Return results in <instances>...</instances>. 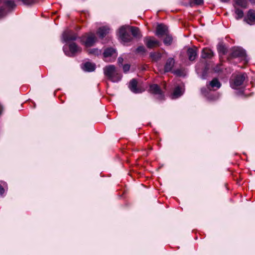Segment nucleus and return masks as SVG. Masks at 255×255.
I'll use <instances>...</instances> for the list:
<instances>
[{"mask_svg": "<svg viewBox=\"0 0 255 255\" xmlns=\"http://www.w3.org/2000/svg\"><path fill=\"white\" fill-rule=\"evenodd\" d=\"M236 3L243 7H246L247 4V0H236Z\"/></svg>", "mask_w": 255, "mask_h": 255, "instance_id": "nucleus-28", "label": "nucleus"}, {"mask_svg": "<svg viewBox=\"0 0 255 255\" xmlns=\"http://www.w3.org/2000/svg\"><path fill=\"white\" fill-rule=\"evenodd\" d=\"M206 89L205 88H202L201 89V92L202 93L204 94L205 92Z\"/></svg>", "mask_w": 255, "mask_h": 255, "instance_id": "nucleus-38", "label": "nucleus"}, {"mask_svg": "<svg viewBox=\"0 0 255 255\" xmlns=\"http://www.w3.org/2000/svg\"><path fill=\"white\" fill-rule=\"evenodd\" d=\"M7 187L6 182L0 181V195L2 196L4 192V188Z\"/></svg>", "mask_w": 255, "mask_h": 255, "instance_id": "nucleus-27", "label": "nucleus"}, {"mask_svg": "<svg viewBox=\"0 0 255 255\" xmlns=\"http://www.w3.org/2000/svg\"><path fill=\"white\" fill-rule=\"evenodd\" d=\"M144 42L148 48H152L159 46L160 42L153 37H146L144 38Z\"/></svg>", "mask_w": 255, "mask_h": 255, "instance_id": "nucleus-9", "label": "nucleus"}, {"mask_svg": "<svg viewBox=\"0 0 255 255\" xmlns=\"http://www.w3.org/2000/svg\"><path fill=\"white\" fill-rule=\"evenodd\" d=\"M150 57L152 60L157 61L161 58V55L159 53L151 52L150 53Z\"/></svg>", "mask_w": 255, "mask_h": 255, "instance_id": "nucleus-25", "label": "nucleus"}, {"mask_svg": "<svg viewBox=\"0 0 255 255\" xmlns=\"http://www.w3.org/2000/svg\"><path fill=\"white\" fill-rule=\"evenodd\" d=\"M130 31H131V33L133 37H140V33H139V30L138 28L136 27L131 26V27H130Z\"/></svg>", "mask_w": 255, "mask_h": 255, "instance_id": "nucleus-23", "label": "nucleus"}, {"mask_svg": "<svg viewBox=\"0 0 255 255\" xmlns=\"http://www.w3.org/2000/svg\"><path fill=\"white\" fill-rule=\"evenodd\" d=\"M149 91L151 93L157 95V98L159 100H163L164 99V96L160 87L157 84L150 85Z\"/></svg>", "mask_w": 255, "mask_h": 255, "instance_id": "nucleus-10", "label": "nucleus"}, {"mask_svg": "<svg viewBox=\"0 0 255 255\" xmlns=\"http://www.w3.org/2000/svg\"><path fill=\"white\" fill-rule=\"evenodd\" d=\"M22 2L26 5H30L36 2V0H20Z\"/></svg>", "mask_w": 255, "mask_h": 255, "instance_id": "nucleus-31", "label": "nucleus"}, {"mask_svg": "<svg viewBox=\"0 0 255 255\" xmlns=\"http://www.w3.org/2000/svg\"><path fill=\"white\" fill-rule=\"evenodd\" d=\"M247 78V75L245 73L233 74L230 79V86L233 89H238L243 84Z\"/></svg>", "mask_w": 255, "mask_h": 255, "instance_id": "nucleus-2", "label": "nucleus"}, {"mask_svg": "<svg viewBox=\"0 0 255 255\" xmlns=\"http://www.w3.org/2000/svg\"><path fill=\"white\" fill-rule=\"evenodd\" d=\"M168 33V27L163 24H158L156 27L155 35L158 37H161Z\"/></svg>", "mask_w": 255, "mask_h": 255, "instance_id": "nucleus-11", "label": "nucleus"}, {"mask_svg": "<svg viewBox=\"0 0 255 255\" xmlns=\"http://www.w3.org/2000/svg\"><path fill=\"white\" fill-rule=\"evenodd\" d=\"M123 71L125 73L128 72L130 68V65L129 64H125L123 66Z\"/></svg>", "mask_w": 255, "mask_h": 255, "instance_id": "nucleus-33", "label": "nucleus"}, {"mask_svg": "<svg viewBox=\"0 0 255 255\" xmlns=\"http://www.w3.org/2000/svg\"><path fill=\"white\" fill-rule=\"evenodd\" d=\"M68 48L69 50L66 46H64L63 50L65 55L69 57H74L82 51L81 47L74 42L69 43Z\"/></svg>", "mask_w": 255, "mask_h": 255, "instance_id": "nucleus-3", "label": "nucleus"}, {"mask_svg": "<svg viewBox=\"0 0 255 255\" xmlns=\"http://www.w3.org/2000/svg\"><path fill=\"white\" fill-rule=\"evenodd\" d=\"M173 73L177 76H181L182 75L183 72L180 69H177L173 71Z\"/></svg>", "mask_w": 255, "mask_h": 255, "instance_id": "nucleus-34", "label": "nucleus"}, {"mask_svg": "<svg viewBox=\"0 0 255 255\" xmlns=\"http://www.w3.org/2000/svg\"><path fill=\"white\" fill-rule=\"evenodd\" d=\"M235 13L237 15L236 17L237 19L242 18L244 15L243 10L238 8H236Z\"/></svg>", "mask_w": 255, "mask_h": 255, "instance_id": "nucleus-29", "label": "nucleus"}, {"mask_svg": "<svg viewBox=\"0 0 255 255\" xmlns=\"http://www.w3.org/2000/svg\"><path fill=\"white\" fill-rule=\"evenodd\" d=\"M243 58L246 61V53L245 51L242 48L236 47L232 49V52L229 58L232 59L234 58Z\"/></svg>", "mask_w": 255, "mask_h": 255, "instance_id": "nucleus-7", "label": "nucleus"}, {"mask_svg": "<svg viewBox=\"0 0 255 255\" xmlns=\"http://www.w3.org/2000/svg\"><path fill=\"white\" fill-rule=\"evenodd\" d=\"M244 21L251 25L255 24V10L250 9L244 18Z\"/></svg>", "mask_w": 255, "mask_h": 255, "instance_id": "nucleus-12", "label": "nucleus"}, {"mask_svg": "<svg viewBox=\"0 0 255 255\" xmlns=\"http://www.w3.org/2000/svg\"><path fill=\"white\" fill-rule=\"evenodd\" d=\"M187 54L190 61H194L197 56V50L196 48H189Z\"/></svg>", "mask_w": 255, "mask_h": 255, "instance_id": "nucleus-15", "label": "nucleus"}, {"mask_svg": "<svg viewBox=\"0 0 255 255\" xmlns=\"http://www.w3.org/2000/svg\"><path fill=\"white\" fill-rule=\"evenodd\" d=\"M184 91L180 86H176L172 94V98L176 99L180 97L183 94Z\"/></svg>", "mask_w": 255, "mask_h": 255, "instance_id": "nucleus-21", "label": "nucleus"}, {"mask_svg": "<svg viewBox=\"0 0 255 255\" xmlns=\"http://www.w3.org/2000/svg\"><path fill=\"white\" fill-rule=\"evenodd\" d=\"M166 36L165 38H164L163 40V42L164 44L166 45H170L172 43L173 38L172 37L169 35L168 33H167Z\"/></svg>", "mask_w": 255, "mask_h": 255, "instance_id": "nucleus-24", "label": "nucleus"}, {"mask_svg": "<svg viewBox=\"0 0 255 255\" xmlns=\"http://www.w3.org/2000/svg\"><path fill=\"white\" fill-rule=\"evenodd\" d=\"M205 73H206V71H205V70H204V71L203 72V74H202V78L203 79H205V78H206V77H205Z\"/></svg>", "mask_w": 255, "mask_h": 255, "instance_id": "nucleus-37", "label": "nucleus"}, {"mask_svg": "<svg viewBox=\"0 0 255 255\" xmlns=\"http://www.w3.org/2000/svg\"><path fill=\"white\" fill-rule=\"evenodd\" d=\"M203 0H191V4L201 5L203 3Z\"/></svg>", "mask_w": 255, "mask_h": 255, "instance_id": "nucleus-30", "label": "nucleus"}, {"mask_svg": "<svg viewBox=\"0 0 255 255\" xmlns=\"http://www.w3.org/2000/svg\"><path fill=\"white\" fill-rule=\"evenodd\" d=\"M217 50L220 56L225 55L227 52V48L222 43H220L218 44L217 45Z\"/></svg>", "mask_w": 255, "mask_h": 255, "instance_id": "nucleus-22", "label": "nucleus"}, {"mask_svg": "<svg viewBox=\"0 0 255 255\" xmlns=\"http://www.w3.org/2000/svg\"><path fill=\"white\" fill-rule=\"evenodd\" d=\"M82 68L85 71L92 72L95 70L96 65L94 63L87 62L82 65Z\"/></svg>", "mask_w": 255, "mask_h": 255, "instance_id": "nucleus-18", "label": "nucleus"}, {"mask_svg": "<svg viewBox=\"0 0 255 255\" xmlns=\"http://www.w3.org/2000/svg\"><path fill=\"white\" fill-rule=\"evenodd\" d=\"M97 40L95 34L92 32L87 33L80 37L81 43L86 47L94 45Z\"/></svg>", "mask_w": 255, "mask_h": 255, "instance_id": "nucleus-5", "label": "nucleus"}, {"mask_svg": "<svg viewBox=\"0 0 255 255\" xmlns=\"http://www.w3.org/2000/svg\"><path fill=\"white\" fill-rule=\"evenodd\" d=\"M222 2H228L229 0H220Z\"/></svg>", "mask_w": 255, "mask_h": 255, "instance_id": "nucleus-39", "label": "nucleus"}, {"mask_svg": "<svg viewBox=\"0 0 255 255\" xmlns=\"http://www.w3.org/2000/svg\"><path fill=\"white\" fill-rule=\"evenodd\" d=\"M214 55L212 50L208 48H204L202 50L201 57L203 58H211Z\"/></svg>", "mask_w": 255, "mask_h": 255, "instance_id": "nucleus-20", "label": "nucleus"}, {"mask_svg": "<svg viewBox=\"0 0 255 255\" xmlns=\"http://www.w3.org/2000/svg\"><path fill=\"white\" fill-rule=\"evenodd\" d=\"M127 26H123L119 29V37L124 42H128L132 40L131 35L127 31Z\"/></svg>", "mask_w": 255, "mask_h": 255, "instance_id": "nucleus-8", "label": "nucleus"}, {"mask_svg": "<svg viewBox=\"0 0 255 255\" xmlns=\"http://www.w3.org/2000/svg\"><path fill=\"white\" fill-rule=\"evenodd\" d=\"M136 51L137 53H144L145 52V49L144 46H140L136 48Z\"/></svg>", "mask_w": 255, "mask_h": 255, "instance_id": "nucleus-32", "label": "nucleus"}, {"mask_svg": "<svg viewBox=\"0 0 255 255\" xmlns=\"http://www.w3.org/2000/svg\"><path fill=\"white\" fill-rule=\"evenodd\" d=\"M175 64V60L173 58H169L167 59L164 65V72H168L172 70Z\"/></svg>", "mask_w": 255, "mask_h": 255, "instance_id": "nucleus-14", "label": "nucleus"}, {"mask_svg": "<svg viewBox=\"0 0 255 255\" xmlns=\"http://www.w3.org/2000/svg\"><path fill=\"white\" fill-rule=\"evenodd\" d=\"M77 37V35L73 31L67 29L62 33V40L63 42H69L76 40Z\"/></svg>", "mask_w": 255, "mask_h": 255, "instance_id": "nucleus-6", "label": "nucleus"}, {"mask_svg": "<svg viewBox=\"0 0 255 255\" xmlns=\"http://www.w3.org/2000/svg\"><path fill=\"white\" fill-rule=\"evenodd\" d=\"M214 70L216 72H219L220 71H221V66L220 65H218L215 68H214Z\"/></svg>", "mask_w": 255, "mask_h": 255, "instance_id": "nucleus-35", "label": "nucleus"}, {"mask_svg": "<svg viewBox=\"0 0 255 255\" xmlns=\"http://www.w3.org/2000/svg\"><path fill=\"white\" fill-rule=\"evenodd\" d=\"M123 61H124V59L122 57H120L118 58V62L119 65H121V64L122 65Z\"/></svg>", "mask_w": 255, "mask_h": 255, "instance_id": "nucleus-36", "label": "nucleus"}, {"mask_svg": "<svg viewBox=\"0 0 255 255\" xmlns=\"http://www.w3.org/2000/svg\"><path fill=\"white\" fill-rule=\"evenodd\" d=\"M16 5L13 0H0V18L5 16L7 13L6 9L10 11L13 9Z\"/></svg>", "mask_w": 255, "mask_h": 255, "instance_id": "nucleus-4", "label": "nucleus"}, {"mask_svg": "<svg viewBox=\"0 0 255 255\" xmlns=\"http://www.w3.org/2000/svg\"><path fill=\"white\" fill-rule=\"evenodd\" d=\"M110 28L108 26H104L100 27L97 33L99 35L100 38H103L106 35L109 33Z\"/></svg>", "mask_w": 255, "mask_h": 255, "instance_id": "nucleus-16", "label": "nucleus"}, {"mask_svg": "<svg viewBox=\"0 0 255 255\" xmlns=\"http://www.w3.org/2000/svg\"><path fill=\"white\" fill-rule=\"evenodd\" d=\"M137 82L136 80L134 79H132L129 85V88L133 93L137 94L142 93L144 91V89H142L140 88L137 87Z\"/></svg>", "mask_w": 255, "mask_h": 255, "instance_id": "nucleus-13", "label": "nucleus"}, {"mask_svg": "<svg viewBox=\"0 0 255 255\" xmlns=\"http://www.w3.org/2000/svg\"><path fill=\"white\" fill-rule=\"evenodd\" d=\"M87 52L89 55H93L95 56L99 55L101 54V50L97 48L90 49L87 50Z\"/></svg>", "mask_w": 255, "mask_h": 255, "instance_id": "nucleus-26", "label": "nucleus"}, {"mask_svg": "<svg viewBox=\"0 0 255 255\" xmlns=\"http://www.w3.org/2000/svg\"><path fill=\"white\" fill-rule=\"evenodd\" d=\"M103 55L105 58L113 57L115 58L117 56L116 50L113 48L106 49L103 53Z\"/></svg>", "mask_w": 255, "mask_h": 255, "instance_id": "nucleus-17", "label": "nucleus"}, {"mask_svg": "<svg viewBox=\"0 0 255 255\" xmlns=\"http://www.w3.org/2000/svg\"><path fill=\"white\" fill-rule=\"evenodd\" d=\"M105 75L113 82H118L121 80L122 74L117 70L113 65H110L104 68Z\"/></svg>", "mask_w": 255, "mask_h": 255, "instance_id": "nucleus-1", "label": "nucleus"}, {"mask_svg": "<svg viewBox=\"0 0 255 255\" xmlns=\"http://www.w3.org/2000/svg\"><path fill=\"white\" fill-rule=\"evenodd\" d=\"M221 86V84L220 82L217 78L213 79L211 82H209V84H207V87L210 90H211L210 88L213 89H219L220 88Z\"/></svg>", "mask_w": 255, "mask_h": 255, "instance_id": "nucleus-19", "label": "nucleus"}]
</instances>
